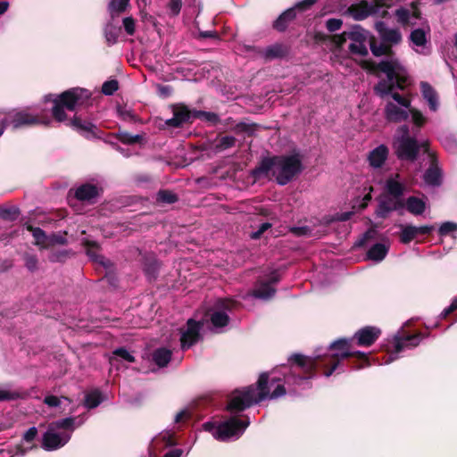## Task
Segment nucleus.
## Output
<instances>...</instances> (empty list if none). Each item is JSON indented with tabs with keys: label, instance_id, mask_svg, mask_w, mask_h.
<instances>
[{
	"label": "nucleus",
	"instance_id": "nucleus-41",
	"mask_svg": "<svg viewBox=\"0 0 457 457\" xmlns=\"http://www.w3.org/2000/svg\"><path fill=\"white\" fill-rule=\"evenodd\" d=\"M195 120L199 119L204 120L212 125H216L220 122V117L217 113L212 112H205V111H195Z\"/></svg>",
	"mask_w": 457,
	"mask_h": 457
},
{
	"label": "nucleus",
	"instance_id": "nucleus-61",
	"mask_svg": "<svg viewBox=\"0 0 457 457\" xmlns=\"http://www.w3.org/2000/svg\"><path fill=\"white\" fill-rule=\"evenodd\" d=\"M347 38H348V32L345 31L341 34L334 35L332 37V41L337 47L341 48L345 44Z\"/></svg>",
	"mask_w": 457,
	"mask_h": 457
},
{
	"label": "nucleus",
	"instance_id": "nucleus-19",
	"mask_svg": "<svg viewBox=\"0 0 457 457\" xmlns=\"http://www.w3.org/2000/svg\"><path fill=\"white\" fill-rule=\"evenodd\" d=\"M369 46L372 54L375 57L387 56L392 57L395 53L393 47L384 41H378L375 36L369 37Z\"/></svg>",
	"mask_w": 457,
	"mask_h": 457
},
{
	"label": "nucleus",
	"instance_id": "nucleus-62",
	"mask_svg": "<svg viewBox=\"0 0 457 457\" xmlns=\"http://www.w3.org/2000/svg\"><path fill=\"white\" fill-rule=\"evenodd\" d=\"M270 228L271 224L270 222L262 223L259 228L252 233L251 238L259 239L262 237V235Z\"/></svg>",
	"mask_w": 457,
	"mask_h": 457
},
{
	"label": "nucleus",
	"instance_id": "nucleus-17",
	"mask_svg": "<svg viewBox=\"0 0 457 457\" xmlns=\"http://www.w3.org/2000/svg\"><path fill=\"white\" fill-rule=\"evenodd\" d=\"M102 192V189L96 185L85 183L78 187L75 190L74 196L80 202L93 203Z\"/></svg>",
	"mask_w": 457,
	"mask_h": 457
},
{
	"label": "nucleus",
	"instance_id": "nucleus-15",
	"mask_svg": "<svg viewBox=\"0 0 457 457\" xmlns=\"http://www.w3.org/2000/svg\"><path fill=\"white\" fill-rule=\"evenodd\" d=\"M375 29L378 33L379 39L392 47L401 43L402 34L398 29H389L384 21H377Z\"/></svg>",
	"mask_w": 457,
	"mask_h": 457
},
{
	"label": "nucleus",
	"instance_id": "nucleus-6",
	"mask_svg": "<svg viewBox=\"0 0 457 457\" xmlns=\"http://www.w3.org/2000/svg\"><path fill=\"white\" fill-rule=\"evenodd\" d=\"M90 97V91L82 87H72L62 92L53 100L51 110L53 119L57 122L68 120L65 109L73 112L77 106L85 104Z\"/></svg>",
	"mask_w": 457,
	"mask_h": 457
},
{
	"label": "nucleus",
	"instance_id": "nucleus-24",
	"mask_svg": "<svg viewBox=\"0 0 457 457\" xmlns=\"http://www.w3.org/2000/svg\"><path fill=\"white\" fill-rule=\"evenodd\" d=\"M423 179L426 184L433 187H438L442 183V172L437 167L436 160L431 161L430 166L426 170Z\"/></svg>",
	"mask_w": 457,
	"mask_h": 457
},
{
	"label": "nucleus",
	"instance_id": "nucleus-38",
	"mask_svg": "<svg viewBox=\"0 0 457 457\" xmlns=\"http://www.w3.org/2000/svg\"><path fill=\"white\" fill-rule=\"evenodd\" d=\"M120 31V28H117L111 23L105 26L104 33L108 46L114 45L117 42Z\"/></svg>",
	"mask_w": 457,
	"mask_h": 457
},
{
	"label": "nucleus",
	"instance_id": "nucleus-59",
	"mask_svg": "<svg viewBox=\"0 0 457 457\" xmlns=\"http://www.w3.org/2000/svg\"><path fill=\"white\" fill-rule=\"evenodd\" d=\"M118 112L120 117L127 121L135 122L137 120V116L134 114V112L131 110H127L124 108L120 107L118 109Z\"/></svg>",
	"mask_w": 457,
	"mask_h": 457
},
{
	"label": "nucleus",
	"instance_id": "nucleus-27",
	"mask_svg": "<svg viewBox=\"0 0 457 457\" xmlns=\"http://www.w3.org/2000/svg\"><path fill=\"white\" fill-rule=\"evenodd\" d=\"M172 352L165 347L155 349L152 353L153 361L159 367H166L171 360Z\"/></svg>",
	"mask_w": 457,
	"mask_h": 457
},
{
	"label": "nucleus",
	"instance_id": "nucleus-39",
	"mask_svg": "<svg viewBox=\"0 0 457 457\" xmlns=\"http://www.w3.org/2000/svg\"><path fill=\"white\" fill-rule=\"evenodd\" d=\"M76 418L69 417L50 423V429H65L73 431Z\"/></svg>",
	"mask_w": 457,
	"mask_h": 457
},
{
	"label": "nucleus",
	"instance_id": "nucleus-48",
	"mask_svg": "<svg viewBox=\"0 0 457 457\" xmlns=\"http://www.w3.org/2000/svg\"><path fill=\"white\" fill-rule=\"evenodd\" d=\"M256 127L257 125L254 123L248 124L245 122H238L234 126L232 130L237 134L246 133L248 136H251L255 131Z\"/></svg>",
	"mask_w": 457,
	"mask_h": 457
},
{
	"label": "nucleus",
	"instance_id": "nucleus-12",
	"mask_svg": "<svg viewBox=\"0 0 457 457\" xmlns=\"http://www.w3.org/2000/svg\"><path fill=\"white\" fill-rule=\"evenodd\" d=\"M7 117H8L10 125L12 127L13 130L21 129V128L35 126L39 123H44L45 125H48L50 122L49 120H47L46 121L41 120V119L38 116L33 115L24 110L16 112L12 114H8Z\"/></svg>",
	"mask_w": 457,
	"mask_h": 457
},
{
	"label": "nucleus",
	"instance_id": "nucleus-44",
	"mask_svg": "<svg viewBox=\"0 0 457 457\" xmlns=\"http://www.w3.org/2000/svg\"><path fill=\"white\" fill-rule=\"evenodd\" d=\"M395 15L397 18V21L403 26H412L415 23L411 21V11L404 7H400L395 10Z\"/></svg>",
	"mask_w": 457,
	"mask_h": 457
},
{
	"label": "nucleus",
	"instance_id": "nucleus-8",
	"mask_svg": "<svg viewBox=\"0 0 457 457\" xmlns=\"http://www.w3.org/2000/svg\"><path fill=\"white\" fill-rule=\"evenodd\" d=\"M170 110L172 112V118L165 120V125L170 128L179 129L185 124H191L195 120V109H189V107L184 103H177L170 104Z\"/></svg>",
	"mask_w": 457,
	"mask_h": 457
},
{
	"label": "nucleus",
	"instance_id": "nucleus-9",
	"mask_svg": "<svg viewBox=\"0 0 457 457\" xmlns=\"http://www.w3.org/2000/svg\"><path fill=\"white\" fill-rule=\"evenodd\" d=\"M249 422L244 421L237 417H232L228 420L220 423L213 434L214 437L225 441L234 436L242 434L243 431L248 427Z\"/></svg>",
	"mask_w": 457,
	"mask_h": 457
},
{
	"label": "nucleus",
	"instance_id": "nucleus-2",
	"mask_svg": "<svg viewBox=\"0 0 457 457\" xmlns=\"http://www.w3.org/2000/svg\"><path fill=\"white\" fill-rule=\"evenodd\" d=\"M362 69L370 73L377 74L382 72L386 74V79H380L373 87L374 93L380 98L390 96L398 104L409 109L411 100L403 96L395 89L405 90L410 85V77L406 69L401 64L398 59L390 58L379 62L369 59L361 62Z\"/></svg>",
	"mask_w": 457,
	"mask_h": 457
},
{
	"label": "nucleus",
	"instance_id": "nucleus-33",
	"mask_svg": "<svg viewBox=\"0 0 457 457\" xmlns=\"http://www.w3.org/2000/svg\"><path fill=\"white\" fill-rule=\"evenodd\" d=\"M116 138L126 145H135L140 144L144 140V137L142 135H132L126 130H120L116 133Z\"/></svg>",
	"mask_w": 457,
	"mask_h": 457
},
{
	"label": "nucleus",
	"instance_id": "nucleus-32",
	"mask_svg": "<svg viewBox=\"0 0 457 457\" xmlns=\"http://www.w3.org/2000/svg\"><path fill=\"white\" fill-rule=\"evenodd\" d=\"M87 253V255L95 262H99L100 264L106 266V262H110L108 260L98 254L96 252L99 249V245L95 241H87L86 242Z\"/></svg>",
	"mask_w": 457,
	"mask_h": 457
},
{
	"label": "nucleus",
	"instance_id": "nucleus-34",
	"mask_svg": "<svg viewBox=\"0 0 457 457\" xmlns=\"http://www.w3.org/2000/svg\"><path fill=\"white\" fill-rule=\"evenodd\" d=\"M160 263L155 259H149L144 263V271L149 280H155L159 274Z\"/></svg>",
	"mask_w": 457,
	"mask_h": 457
},
{
	"label": "nucleus",
	"instance_id": "nucleus-7",
	"mask_svg": "<svg viewBox=\"0 0 457 457\" xmlns=\"http://www.w3.org/2000/svg\"><path fill=\"white\" fill-rule=\"evenodd\" d=\"M401 129L403 135L394 143L395 154L401 161L414 162L419 156L420 143L409 135V128L406 125Z\"/></svg>",
	"mask_w": 457,
	"mask_h": 457
},
{
	"label": "nucleus",
	"instance_id": "nucleus-26",
	"mask_svg": "<svg viewBox=\"0 0 457 457\" xmlns=\"http://www.w3.org/2000/svg\"><path fill=\"white\" fill-rule=\"evenodd\" d=\"M276 289L270 283H267L264 280L259 281L253 291V295L255 298L269 300L274 296Z\"/></svg>",
	"mask_w": 457,
	"mask_h": 457
},
{
	"label": "nucleus",
	"instance_id": "nucleus-36",
	"mask_svg": "<svg viewBox=\"0 0 457 457\" xmlns=\"http://www.w3.org/2000/svg\"><path fill=\"white\" fill-rule=\"evenodd\" d=\"M400 241L403 244L411 243L417 237L416 227L413 225H400Z\"/></svg>",
	"mask_w": 457,
	"mask_h": 457
},
{
	"label": "nucleus",
	"instance_id": "nucleus-46",
	"mask_svg": "<svg viewBox=\"0 0 457 457\" xmlns=\"http://www.w3.org/2000/svg\"><path fill=\"white\" fill-rule=\"evenodd\" d=\"M410 40L417 46H424L427 43V37L422 29H416L411 32Z\"/></svg>",
	"mask_w": 457,
	"mask_h": 457
},
{
	"label": "nucleus",
	"instance_id": "nucleus-31",
	"mask_svg": "<svg viewBox=\"0 0 457 457\" xmlns=\"http://www.w3.org/2000/svg\"><path fill=\"white\" fill-rule=\"evenodd\" d=\"M120 359L131 363L136 361L135 357L125 347H119L112 352V355L110 357V364L112 366L117 365Z\"/></svg>",
	"mask_w": 457,
	"mask_h": 457
},
{
	"label": "nucleus",
	"instance_id": "nucleus-45",
	"mask_svg": "<svg viewBox=\"0 0 457 457\" xmlns=\"http://www.w3.org/2000/svg\"><path fill=\"white\" fill-rule=\"evenodd\" d=\"M20 215V210L18 207L12 206L4 208L0 206V218L4 220L13 221L18 219Z\"/></svg>",
	"mask_w": 457,
	"mask_h": 457
},
{
	"label": "nucleus",
	"instance_id": "nucleus-29",
	"mask_svg": "<svg viewBox=\"0 0 457 457\" xmlns=\"http://www.w3.org/2000/svg\"><path fill=\"white\" fill-rule=\"evenodd\" d=\"M25 228L28 231H29L32 234V236L35 239L34 244L42 249H46V242H47L46 233L39 227H34L29 223L25 224Z\"/></svg>",
	"mask_w": 457,
	"mask_h": 457
},
{
	"label": "nucleus",
	"instance_id": "nucleus-56",
	"mask_svg": "<svg viewBox=\"0 0 457 457\" xmlns=\"http://www.w3.org/2000/svg\"><path fill=\"white\" fill-rule=\"evenodd\" d=\"M343 21L341 19L331 18L326 21L327 29L329 32H335L341 29Z\"/></svg>",
	"mask_w": 457,
	"mask_h": 457
},
{
	"label": "nucleus",
	"instance_id": "nucleus-52",
	"mask_svg": "<svg viewBox=\"0 0 457 457\" xmlns=\"http://www.w3.org/2000/svg\"><path fill=\"white\" fill-rule=\"evenodd\" d=\"M349 52L352 54H356L360 56H367L369 54L368 48L365 45V42L361 43H352L349 45Z\"/></svg>",
	"mask_w": 457,
	"mask_h": 457
},
{
	"label": "nucleus",
	"instance_id": "nucleus-1",
	"mask_svg": "<svg viewBox=\"0 0 457 457\" xmlns=\"http://www.w3.org/2000/svg\"><path fill=\"white\" fill-rule=\"evenodd\" d=\"M381 330L377 327L366 326L355 332L351 338H339L329 345V350L340 353L309 357L294 353L288 358L291 375L303 380L312 378L317 370H322L329 377L339 366L342 360L347 359L352 370H361L370 365L369 356L360 351H352L355 343L358 346L369 347L380 337Z\"/></svg>",
	"mask_w": 457,
	"mask_h": 457
},
{
	"label": "nucleus",
	"instance_id": "nucleus-50",
	"mask_svg": "<svg viewBox=\"0 0 457 457\" xmlns=\"http://www.w3.org/2000/svg\"><path fill=\"white\" fill-rule=\"evenodd\" d=\"M316 3L317 0H302L295 4V5L290 8L293 9L296 15H298L299 12H304L310 10Z\"/></svg>",
	"mask_w": 457,
	"mask_h": 457
},
{
	"label": "nucleus",
	"instance_id": "nucleus-5",
	"mask_svg": "<svg viewBox=\"0 0 457 457\" xmlns=\"http://www.w3.org/2000/svg\"><path fill=\"white\" fill-rule=\"evenodd\" d=\"M405 189L403 183L394 179H388L386 182L385 192L377 197L376 216L385 220L392 212H398L400 215H403Z\"/></svg>",
	"mask_w": 457,
	"mask_h": 457
},
{
	"label": "nucleus",
	"instance_id": "nucleus-13",
	"mask_svg": "<svg viewBox=\"0 0 457 457\" xmlns=\"http://www.w3.org/2000/svg\"><path fill=\"white\" fill-rule=\"evenodd\" d=\"M236 302L231 299H218L215 303L217 311L211 314L210 320L215 328H223L229 322V317L225 311L233 309Z\"/></svg>",
	"mask_w": 457,
	"mask_h": 457
},
{
	"label": "nucleus",
	"instance_id": "nucleus-28",
	"mask_svg": "<svg viewBox=\"0 0 457 457\" xmlns=\"http://www.w3.org/2000/svg\"><path fill=\"white\" fill-rule=\"evenodd\" d=\"M289 53V49L283 44H275L266 48L264 56L267 60L284 58Z\"/></svg>",
	"mask_w": 457,
	"mask_h": 457
},
{
	"label": "nucleus",
	"instance_id": "nucleus-55",
	"mask_svg": "<svg viewBox=\"0 0 457 457\" xmlns=\"http://www.w3.org/2000/svg\"><path fill=\"white\" fill-rule=\"evenodd\" d=\"M168 8L170 12V16H178L182 8V0H170Z\"/></svg>",
	"mask_w": 457,
	"mask_h": 457
},
{
	"label": "nucleus",
	"instance_id": "nucleus-64",
	"mask_svg": "<svg viewBox=\"0 0 457 457\" xmlns=\"http://www.w3.org/2000/svg\"><path fill=\"white\" fill-rule=\"evenodd\" d=\"M67 255H68V252L64 251V250L53 252L51 253V255L49 256V260L53 262H63L66 259Z\"/></svg>",
	"mask_w": 457,
	"mask_h": 457
},
{
	"label": "nucleus",
	"instance_id": "nucleus-58",
	"mask_svg": "<svg viewBox=\"0 0 457 457\" xmlns=\"http://www.w3.org/2000/svg\"><path fill=\"white\" fill-rule=\"evenodd\" d=\"M122 23L126 33L129 36L134 35L136 30L135 20L132 17H126L123 19Z\"/></svg>",
	"mask_w": 457,
	"mask_h": 457
},
{
	"label": "nucleus",
	"instance_id": "nucleus-54",
	"mask_svg": "<svg viewBox=\"0 0 457 457\" xmlns=\"http://www.w3.org/2000/svg\"><path fill=\"white\" fill-rule=\"evenodd\" d=\"M453 231H457V223L452 221H445L442 223L438 228V234L441 237H445Z\"/></svg>",
	"mask_w": 457,
	"mask_h": 457
},
{
	"label": "nucleus",
	"instance_id": "nucleus-47",
	"mask_svg": "<svg viewBox=\"0 0 457 457\" xmlns=\"http://www.w3.org/2000/svg\"><path fill=\"white\" fill-rule=\"evenodd\" d=\"M24 265L30 272H35L38 269V259L36 254L25 253L23 254Z\"/></svg>",
	"mask_w": 457,
	"mask_h": 457
},
{
	"label": "nucleus",
	"instance_id": "nucleus-14",
	"mask_svg": "<svg viewBox=\"0 0 457 457\" xmlns=\"http://www.w3.org/2000/svg\"><path fill=\"white\" fill-rule=\"evenodd\" d=\"M202 327L203 323L194 319H189L187 321V328L181 330L180 344L183 350L190 348L198 342L201 337L200 330Z\"/></svg>",
	"mask_w": 457,
	"mask_h": 457
},
{
	"label": "nucleus",
	"instance_id": "nucleus-49",
	"mask_svg": "<svg viewBox=\"0 0 457 457\" xmlns=\"http://www.w3.org/2000/svg\"><path fill=\"white\" fill-rule=\"evenodd\" d=\"M237 139L232 136H225L220 138L218 144L215 145L217 151H223L235 146Z\"/></svg>",
	"mask_w": 457,
	"mask_h": 457
},
{
	"label": "nucleus",
	"instance_id": "nucleus-35",
	"mask_svg": "<svg viewBox=\"0 0 457 457\" xmlns=\"http://www.w3.org/2000/svg\"><path fill=\"white\" fill-rule=\"evenodd\" d=\"M66 235L65 231L47 235L46 249L54 245H66L68 244Z\"/></svg>",
	"mask_w": 457,
	"mask_h": 457
},
{
	"label": "nucleus",
	"instance_id": "nucleus-30",
	"mask_svg": "<svg viewBox=\"0 0 457 457\" xmlns=\"http://www.w3.org/2000/svg\"><path fill=\"white\" fill-rule=\"evenodd\" d=\"M388 253V248L381 243H376L373 245L367 253L369 260L375 262H381L385 259Z\"/></svg>",
	"mask_w": 457,
	"mask_h": 457
},
{
	"label": "nucleus",
	"instance_id": "nucleus-18",
	"mask_svg": "<svg viewBox=\"0 0 457 457\" xmlns=\"http://www.w3.org/2000/svg\"><path fill=\"white\" fill-rule=\"evenodd\" d=\"M54 429H48L42 438V447L46 451H53L56 450L62 446H63L68 440L70 439V436H67L66 438H62L59 434L54 433Z\"/></svg>",
	"mask_w": 457,
	"mask_h": 457
},
{
	"label": "nucleus",
	"instance_id": "nucleus-10",
	"mask_svg": "<svg viewBox=\"0 0 457 457\" xmlns=\"http://www.w3.org/2000/svg\"><path fill=\"white\" fill-rule=\"evenodd\" d=\"M386 4L381 1L361 0L358 3L351 4L346 12L355 21H363L371 15L378 13L381 6Z\"/></svg>",
	"mask_w": 457,
	"mask_h": 457
},
{
	"label": "nucleus",
	"instance_id": "nucleus-25",
	"mask_svg": "<svg viewBox=\"0 0 457 457\" xmlns=\"http://www.w3.org/2000/svg\"><path fill=\"white\" fill-rule=\"evenodd\" d=\"M388 155V149L386 145H380L373 149L369 155L370 164L374 168H380Z\"/></svg>",
	"mask_w": 457,
	"mask_h": 457
},
{
	"label": "nucleus",
	"instance_id": "nucleus-3",
	"mask_svg": "<svg viewBox=\"0 0 457 457\" xmlns=\"http://www.w3.org/2000/svg\"><path fill=\"white\" fill-rule=\"evenodd\" d=\"M280 382L279 378L270 377V372H262L256 384L235 392L238 395L231 398L227 405V410L230 412H239L253 404L260 403L268 397L277 399L285 395L287 391L285 386Z\"/></svg>",
	"mask_w": 457,
	"mask_h": 457
},
{
	"label": "nucleus",
	"instance_id": "nucleus-60",
	"mask_svg": "<svg viewBox=\"0 0 457 457\" xmlns=\"http://www.w3.org/2000/svg\"><path fill=\"white\" fill-rule=\"evenodd\" d=\"M21 395L17 392H12L8 390H1L0 389V402L3 401H13L20 398Z\"/></svg>",
	"mask_w": 457,
	"mask_h": 457
},
{
	"label": "nucleus",
	"instance_id": "nucleus-11",
	"mask_svg": "<svg viewBox=\"0 0 457 457\" xmlns=\"http://www.w3.org/2000/svg\"><path fill=\"white\" fill-rule=\"evenodd\" d=\"M64 123L87 139L98 137L100 130L97 126L87 120L82 119L79 115L74 114Z\"/></svg>",
	"mask_w": 457,
	"mask_h": 457
},
{
	"label": "nucleus",
	"instance_id": "nucleus-57",
	"mask_svg": "<svg viewBox=\"0 0 457 457\" xmlns=\"http://www.w3.org/2000/svg\"><path fill=\"white\" fill-rule=\"evenodd\" d=\"M156 89L159 96L163 98L170 96L173 93V87L170 85L157 84Z\"/></svg>",
	"mask_w": 457,
	"mask_h": 457
},
{
	"label": "nucleus",
	"instance_id": "nucleus-51",
	"mask_svg": "<svg viewBox=\"0 0 457 457\" xmlns=\"http://www.w3.org/2000/svg\"><path fill=\"white\" fill-rule=\"evenodd\" d=\"M119 89V81L110 79L103 83L101 92L104 96H112Z\"/></svg>",
	"mask_w": 457,
	"mask_h": 457
},
{
	"label": "nucleus",
	"instance_id": "nucleus-22",
	"mask_svg": "<svg viewBox=\"0 0 457 457\" xmlns=\"http://www.w3.org/2000/svg\"><path fill=\"white\" fill-rule=\"evenodd\" d=\"M427 208L426 202L420 197L411 195L408 198H403V209L414 216L422 215Z\"/></svg>",
	"mask_w": 457,
	"mask_h": 457
},
{
	"label": "nucleus",
	"instance_id": "nucleus-40",
	"mask_svg": "<svg viewBox=\"0 0 457 457\" xmlns=\"http://www.w3.org/2000/svg\"><path fill=\"white\" fill-rule=\"evenodd\" d=\"M368 31L361 29L360 26H356V28L348 32V38L353 41V43H361V42H366V40H369V35Z\"/></svg>",
	"mask_w": 457,
	"mask_h": 457
},
{
	"label": "nucleus",
	"instance_id": "nucleus-4",
	"mask_svg": "<svg viewBox=\"0 0 457 457\" xmlns=\"http://www.w3.org/2000/svg\"><path fill=\"white\" fill-rule=\"evenodd\" d=\"M303 169L302 156L299 153L262 157L258 164L250 172L254 181L262 178L270 179L285 186L298 176Z\"/></svg>",
	"mask_w": 457,
	"mask_h": 457
},
{
	"label": "nucleus",
	"instance_id": "nucleus-21",
	"mask_svg": "<svg viewBox=\"0 0 457 457\" xmlns=\"http://www.w3.org/2000/svg\"><path fill=\"white\" fill-rule=\"evenodd\" d=\"M297 15L293 9L285 10L272 23V28L278 32H285L289 25L296 20Z\"/></svg>",
	"mask_w": 457,
	"mask_h": 457
},
{
	"label": "nucleus",
	"instance_id": "nucleus-42",
	"mask_svg": "<svg viewBox=\"0 0 457 457\" xmlns=\"http://www.w3.org/2000/svg\"><path fill=\"white\" fill-rule=\"evenodd\" d=\"M102 403L101 393L97 390L90 392L85 396V405L88 409H94Z\"/></svg>",
	"mask_w": 457,
	"mask_h": 457
},
{
	"label": "nucleus",
	"instance_id": "nucleus-53",
	"mask_svg": "<svg viewBox=\"0 0 457 457\" xmlns=\"http://www.w3.org/2000/svg\"><path fill=\"white\" fill-rule=\"evenodd\" d=\"M411 114L412 121L417 127H422L426 123V118L420 111L412 108L411 106L408 109Z\"/></svg>",
	"mask_w": 457,
	"mask_h": 457
},
{
	"label": "nucleus",
	"instance_id": "nucleus-43",
	"mask_svg": "<svg viewBox=\"0 0 457 457\" xmlns=\"http://www.w3.org/2000/svg\"><path fill=\"white\" fill-rule=\"evenodd\" d=\"M156 199L158 202L171 204L179 201V196L172 191L162 189L157 193Z\"/></svg>",
	"mask_w": 457,
	"mask_h": 457
},
{
	"label": "nucleus",
	"instance_id": "nucleus-16",
	"mask_svg": "<svg viewBox=\"0 0 457 457\" xmlns=\"http://www.w3.org/2000/svg\"><path fill=\"white\" fill-rule=\"evenodd\" d=\"M425 337L426 335L422 334L421 332H418L412 335L395 336L393 342L394 353H398L407 346H417L420 340Z\"/></svg>",
	"mask_w": 457,
	"mask_h": 457
},
{
	"label": "nucleus",
	"instance_id": "nucleus-37",
	"mask_svg": "<svg viewBox=\"0 0 457 457\" xmlns=\"http://www.w3.org/2000/svg\"><path fill=\"white\" fill-rule=\"evenodd\" d=\"M129 1L130 0H111L108 4V10L111 16L113 17L115 14L124 12L129 5Z\"/></svg>",
	"mask_w": 457,
	"mask_h": 457
},
{
	"label": "nucleus",
	"instance_id": "nucleus-20",
	"mask_svg": "<svg viewBox=\"0 0 457 457\" xmlns=\"http://www.w3.org/2000/svg\"><path fill=\"white\" fill-rule=\"evenodd\" d=\"M385 118L390 122H401L409 118V112L392 102H388L385 106Z\"/></svg>",
	"mask_w": 457,
	"mask_h": 457
},
{
	"label": "nucleus",
	"instance_id": "nucleus-23",
	"mask_svg": "<svg viewBox=\"0 0 457 457\" xmlns=\"http://www.w3.org/2000/svg\"><path fill=\"white\" fill-rule=\"evenodd\" d=\"M423 98L428 102L429 109L436 112L438 109V95L435 88L427 81L420 84Z\"/></svg>",
	"mask_w": 457,
	"mask_h": 457
},
{
	"label": "nucleus",
	"instance_id": "nucleus-63",
	"mask_svg": "<svg viewBox=\"0 0 457 457\" xmlns=\"http://www.w3.org/2000/svg\"><path fill=\"white\" fill-rule=\"evenodd\" d=\"M374 234H375L374 229H372V228L368 229L362 235V237L355 243V245L359 246V247L363 246L369 240H370L373 237Z\"/></svg>",
	"mask_w": 457,
	"mask_h": 457
}]
</instances>
